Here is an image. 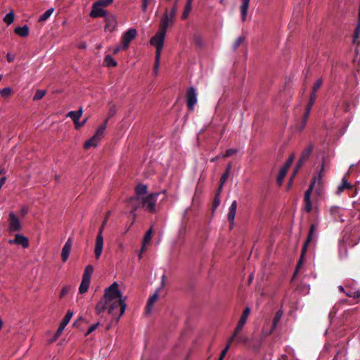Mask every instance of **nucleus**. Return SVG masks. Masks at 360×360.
Returning <instances> with one entry per match:
<instances>
[{"mask_svg": "<svg viewBox=\"0 0 360 360\" xmlns=\"http://www.w3.org/2000/svg\"><path fill=\"white\" fill-rule=\"evenodd\" d=\"M112 314L117 321L122 316L126 309L124 299L122 298L119 290L118 284L114 282L110 287L105 289L103 298L97 303L96 313L101 315L105 309Z\"/></svg>", "mask_w": 360, "mask_h": 360, "instance_id": "nucleus-1", "label": "nucleus"}, {"mask_svg": "<svg viewBox=\"0 0 360 360\" xmlns=\"http://www.w3.org/2000/svg\"><path fill=\"white\" fill-rule=\"evenodd\" d=\"M168 28V16L166 13L162 16L160 22V29L158 32L150 39V44L155 47V54H161L164 45V41Z\"/></svg>", "mask_w": 360, "mask_h": 360, "instance_id": "nucleus-2", "label": "nucleus"}, {"mask_svg": "<svg viewBox=\"0 0 360 360\" xmlns=\"http://www.w3.org/2000/svg\"><path fill=\"white\" fill-rule=\"evenodd\" d=\"M110 214V212H108L103 221V223L99 228L98 233L96 238L95 248H94V254L96 259H99L103 251V232L108 220V217Z\"/></svg>", "mask_w": 360, "mask_h": 360, "instance_id": "nucleus-3", "label": "nucleus"}, {"mask_svg": "<svg viewBox=\"0 0 360 360\" xmlns=\"http://www.w3.org/2000/svg\"><path fill=\"white\" fill-rule=\"evenodd\" d=\"M108 119L105 121L98 127L95 134L89 139L85 141L84 147L87 149L91 146H96L98 143L101 141L104 134V131L106 129Z\"/></svg>", "mask_w": 360, "mask_h": 360, "instance_id": "nucleus-4", "label": "nucleus"}, {"mask_svg": "<svg viewBox=\"0 0 360 360\" xmlns=\"http://www.w3.org/2000/svg\"><path fill=\"white\" fill-rule=\"evenodd\" d=\"M159 195L160 193H153L146 198H142L143 207L150 212H155L157 198Z\"/></svg>", "mask_w": 360, "mask_h": 360, "instance_id": "nucleus-5", "label": "nucleus"}, {"mask_svg": "<svg viewBox=\"0 0 360 360\" xmlns=\"http://www.w3.org/2000/svg\"><path fill=\"white\" fill-rule=\"evenodd\" d=\"M8 226L7 231L9 233L20 231L22 229V224L20 219L13 212H10L8 214Z\"/></svg>", "mask_w": 360, "mask_h": 360, "instance_id": "nucleus-6", "label": "nucleus"}, {"mask_svg": "<svg viewBox=\"0 0 360 360\" xmlns=\"http://www.w3.org/2000/svg\"><path fill=\"white\" fill-rule=\"evenodd\" d=\"M127 207L131 209L130 214L132 215L134 219L136 217L135 211L143 207L142 198L132 196L127 200Z\"/></svg>", "mask_w": 360, "mask_h": 360, "instance_id": "nucleus-7", "label": "nucleus"}, {"mask_svg": "<svg viewBox=\"0 0 360 360\" xmlns=\"http://www.w3.org/2000/svg\"><path fill=\"white\" fill-rule=\"evenodd\" d=\"M323 169H324V165H323V163H322L321 168L319 171L318 176H316L312 179L311 184L309 186V188L306 191V192L304 193V201L311 200V193L313 191V189L314 188V186H315L316 181H318L319 184H320L321 183V178H322L321 174H322Z\"/></svg>", "mask_w": 360, "mask_h": 360, "instance_id": "nucleus-8", "label": "nucleus"}, {"mask_svg": "<svg viewBox=\"0 0 360 360\" xmlns=\"http://www.w3.org/2000/svg\"><path fill=\"white\" fill-rule=\"evenodd\" d=\"M136 35L137 31L134 28H130L126 32H124L122 37V49H127L131 41L136 37Z\"/></svg>", "mask_w": 360, "mask_h": 360, "instance_id": "nucleus-9", "label": "nucleus"}, {"mask_svg": "<svg viewBox=\"0 0 360 360\" xmlns=\"http://www.w3.org/2000/svg\"><path fill=\"white\" fill-rule=\"evenodd\" d=\"M186 103L189 110H193L194 105L197 103V94L194 87L191 86L186 92Z\"/></svg>", "mask_w": 360, "mask_h": 360, "instance_id": "nucleus-10", "label": "nucleus"}, {"mask_svg": "<svg viewBox=\"0 0 360 360\" xmlns=\"http://www.w3.org/2000/svg\"><path fill=\"white\" fill-rule=\"evenodd\" d=\"M294 160L293 155L289 157L285 165L281 168L278 175L277 176V183L281 185L283 183V179L285 178L286 173L292 164Z\"/></svg>", "mask_w": 360, "mask_h": 360, "instance_id": "nucleus-11", "label": "nucleus"}, {"mask_svg": "<svg viewBox=\"0 0 360 360\" xmlns=\"http://www.w3.org/2000/svg\"><path fill=\"white\" fill-rule=\"evenodd\" d=\"M105 21V30L110 32H113L117 25V19L114 14L108 13L104 17Z\"/></svg>", "mask_w": 360, "mask_h": 360, "instance_id": "nucleus-12", "label": "nucleus"}, {"mask_svg": "<svg viewBox=\"0 0 360 360\" xmlns=\"http://www.w3.org/2000/svg\"><path fill=\"white\" fill-rule=\"evenodd\" d=\"M108 11L103 9V7L98 5L96 2L92 4L91 11L89 15L93 18L105 17L108 13Z\"/></svg>", "mask_w": 360, "mask_h": 360, "instance_id": "nucleus-13", "label": "nucleus"}, {"mask_svg": "<svg viewBox=\"0 0 360 360\" xmlns=\"http://www.w3.org/2000/svg\"><path fill=\"white\" fill-rule=\"evenodd\" d=\"M8 243L11 245L16 244L22 245V248H26L29 246V239L22 234L17 233L15 234L14 239H10L8 240Z\"/></svg>", "mask_w": 360, "mask_h": 360, "instance_id": "nucleus-14", "label": "nucleus"}, {"mask_svg": "<svg viewBox=\"0 0 360 360\" xmlns=\"http://www.w3.org/2000/svg\"><path fill=\"white\" fill-rule=\"evenodd\" d=\"M177 5H178V3L174 2L173 6L169 12V10L167 8H165V13L162 16H165L166 13L167 14L168 26L169 25H173L174 22V19H175V16H176L177 8H178Z\"/></svg>", "mask_w": 360, "mask_h": 360, "instance_id": "nucleus-15", "label": "nucleus"}, {"mask_svg": "<svg viewBox=\"0 0 360 360\" xmlns=\"http://www.w3.org/2000/svg\"><path fill=\"white\" fill-rule=\"evenodd\" d=\"M72 245V238H69L62 249L61 257L63 262H65L69 257Z\"/></svg>", "mask_w": 360, "mask_h": 360, "instance_id": "nucleus-16", "label": "nucleus"}, {"mask_svg": "<svg viewBox=\"0 0 360 360\" xmlns=\"http://www.w3.org/2000/svg\"><path fill=\"white\" fill-rule=\"evenodd\" d=\"M237 201L233 200L229 209V213H228V221H229L230 224H233L234 221L235 215L236 213L237 210Z\"/></svg>", "mask_w": 360, "mask_h": 360, "instance_id": "nucleus-17", "label": "nucleus"}, {"mask_svg": "<svg viewBox=\"0 0 360 360\" xmlns=\"http://www.w3.org/2000/svg\"><path fill=\"white\" fill-rule=\"evenodd\" d=\"M82 112H83L82 108H79V109L77 111H70L68 113L67 117H70L75 125L76 124H77V122L79 120V118L82 117Z\"/></svg>", "mask_w": 360, "mask_h": 360, "instance_id": "nucleus-18", "label": "nucleus"}, {"mask_svg": "<svg viewBox=\"0 0 360 360\" xmlns=\"http://www.w3.org/2000/svg\"><path fill=\"white\" fill-rule=\"evenodd\" d=\"M30 29L27 25L22 27H17L15 29V33L20 37H26L29 35Z\"/></svg>", "mask_w": 360, "mask_h": 360, "instance_id": "nucleus-19", "label": "nucleus"}, {"mask_svg": "<svg viewBox=\"0 0 360 360\" xmlns=\"http://www.w3.org/2000/svg\"><path fill=\"white\" fill-rule=\"evenodd\" d=\"M148 187L144 184H138L135 188L136 195L134 196L142 198L141 196L147 193Z\"/></svg>", "mask_w": 360, "mask_h": 360, "instance_id": "nucleus-20", "label": "nucleus"}, {"mask_svg": "<svg viewBox=\"0 0 360 360\" xmlns=\"http://www.w3.org/2000/svg\"><path fill=\"white\" fill-rule=\"evenodd\" d=\"M314 148V145L312 143H309L302 152L300 158H302V160H307L312 153Z\"/></svg>", "mask_w": 360, "mask_h": 360, "instance_id": "nucleus-21", "label": "nucleus"}, {"mask_svg": "<svg viewBox=\"0 0 360 360\" xmlns=\"http://www.w3.org/2000/svg\"><path fill=\"white\" fill-rule=\"evenodd\" d=\"M346 288H347L346 286ZM347 296L349 297H352L354 299L358 300L360 301V290H356L354 288H347V291L345 292Z\"/></svg>", "mask_w": 360, "mask_h": 360, "instance_id": "nucleus-22", "label": "nucleus"}, {"mask_svg": "<svg viewBox=\"0 0 360 360\" xmlns=\"http://www.w3.org/2000/svg\"><path fill=\"white\" fill-rule=\"evenodd\" d=\"M158 298V295L157 292H155L153 295H151L147 302L146 307V313H150L151 308L153 305V304L157 301Z\"/></svg>", "mask_w": 360, "mask_h": 360, "instance_id": "nucleus-23", "label": "nucleus"}, {"mask_svg": "<svg viewBox=\"0 0 360 360\" xmlns=\"http://www.w3.org/2000/svg\"><path fill=\"white\" fill-rule=\"evenodd\" d=\"M282 316H283V311L281 309H279L278 311H276V313L273 319L271 333L276 328Z\"/></svg>", "mask_w": 360, "mask_h": 360, "instance_id": "nucleus-24", "label": "nucleus"}, {"mask_svg": "<svg viewBox=\"0 0 360 360\" xmlns=\"http://www.w3.org/2000/svg\"><path fill=\"white\" fill-rule=\"evenodd\" d=\"M90 280H86V279H84V278H82V282H81V284L79 285V293L81 294H84L86 292H87L88 289H89V285H90Z\"/></svg>", "mask_w": 360, "mask_h": 360, "instance_id": "nucleus-25", "label": "nucleus"}, {"mask_svg": "<svg viewBox=\"0 0 360 360\" xmlns=\"http://www.w3.org/2000/svg\"><path fill=\"white\" fill-rule=\"evenodd\" d=\"M244 326L245 325L238 322V324L234 330L233 335L231 336L228 341L229 342V344H231L237 338L240 332L243 330Z\"/></svg>", "mask_w": 360, "mask_h": 360, "instance_id": "nucleus-26", "label": "nucleus"}, {"mask_svg": "<svg viewBox=\"0 0 360 360\" xmlns=\"http://www.w3.org/2000/svg\"><path fill=\"white\" fill-rule=\"evenodd\" d=\"M94 272V266L91 264H89L86 266L84 274L82 275V278L88 279L91 281V275Z\"/></svg>", "mask_w": 360, "mask_h": 360, "instance_id": "nucleus-27", "label": "nucleus"}, {"mask_svg": "<svg viewBox=\"0 0 360 360\" xmlns=\"http://www.w3.org/2000/svg\"><path fill=\"white\" fill-rule=\"evenodd\" d=\"M249 4L250 3L242 2V4L240 6L241 18L243 22L245 21L247 18Z\"/></svg>", "mask_w": 360, "mask_h": 360, "instance_id": "nucleus-28", "label": "nucleus"}, {"mask_svg": "<svg viewBox=\"0 0 360 360\" xmlns=\"http://www.w3.org/2000/svg\"><path fill=\"white\" fill-rule=\"evenodd\" d=\"M250 311H251V309L250 307H245L243 311V314H242L239 321H238V323L245 325V323L247 322L248 317L249 316V315L250 314Z\"/></svg>", "mask_w": 360, "mask_h": 360, "instance_id": "nucleus-29", "label": "nucleus"}, {"mask_svg": "<svg viewBox=\"0 0 360 360\" xmlns=\"http://www.w3.org/2000/svg\"><path fill=\"white\" fill-rule=\"evenodd\" d=\"M352 185L347 182V179L345 177H344L342 180V184L341 185H340L338 187V191H337V193H342L345 189L347 188V189H351L352 188Z\"/></svg>", "mask_w": 360, "mask_h": 360, "instance_id": "nucleus-30", "label": "nucleus"}, {"mask_svg": "<svg viewBox=\"0 0 360 360\" xmlns=\"http://www.w3.org/2000/svg\"><path fill=\"white\" fill-rule=\"evenodd\" d=\"M54 11V8H51L49 9H48L47 11H46L39 18V20L38 21L39 22H44L46 21L51 15V14L53 13Z\"/></svg>", "mask_w": 360, "mask_h": 360, "instance_id": "nucleus-31", "label": "nucleus"}, {"mask_svg": "<svg viewBox=\"0 0 360 360\" xmlns=\"http://www.w3.org/2000/svg\"><path fill=\"white\" fill-rule=\"evenodd\" d=\"M104 63L107 67H115L117 65V62L110 55L105 57Z\"/></svg>", "mask_w": 360, "mask_h": 360, "instance_id": "nucleus-32", "label": "nucleus"}, {"mask_svg": "<svg viewBox=\"0 0 360 360\" xmlns=\"http://www.w3.org/2000/svg\"><path fill=\"white\" fill-rule=\"evenodd\" d=\"M15 19V15L13 11H10L7 13L4 18V22H6L8 25H11Z\"/></svg>", "mask_w": 360, "mask_h": 360, "instance_id": "nucleus-33", "label": "nucleus"}, {"mask_svg": "<svg viewBox=\"0 0 360 360\" xmlns=\"http://www.w3.org/2000/svg\"><path fill=\"white\" fill-rule=\"evenodd\" d=\"M73 312L70 310H68L60 323L66 326L70 321Z\"/></svg>", "mask_w": 360, "mask_h": 360, "instance_id": "nucleus-34", "label": "nucleus"}, {"mask_svg": "<svg viewBox=\"0 0 360 360\" xmlns=\"http://www.w3.org/2000/svg\"><path fill=\"white\" fill-rule=\"evenodd\" d=\"M160 56L161 54L156 55L155 54V63L153 67V72L155 75H158V69L160 66Z\"/></svg>", "mask_w": 360, "mask_h": 360, "instance_id": "nucleus-35", "label": "nucleus"}, {"mask_svg": "<svg viewBox=\"0 0 360 360\" xmlns=\"http://www.w3.org/2000/svg\"><path fill=\"white\" fill-rule=\"evenodd\" d=\"M311 108H312V106H309V105H307V106H306L305 112L303 116V124L302 126V129L304 127L305 123L307 122V120L309 118Z\"/></svg>", "mask_w": 360, "mask_h": 360, "instance_id": "nucleus-36", "label": "nucleus"}, {"mask_svg": "<svg viewBox=\"0 0 360 360\" xmlns=\"http://www.w3.org/2000/svg\"><path fill=\"white\" fill-rule=\"evenodd\" d=\"M245 37L240 36L238 37L236 41L233 44V49L235 51L236 50L240 44L244 41Z\"/></svg>", "mask_w": 360, "mask_h": 360, "instance_id": "nucleus-37", "label": "nucleus"}, {"mask_svg": "<svg viewBox=\"0 0 360 360\" xmlns=\"http://www.w3.org/2000/svg\"><path fill=\"white\" fill-rule=\"evenodd\" d=\"M305 253L306 252H303V250H302L300 259L296 266L295 274L299 271L303 264Z\"/></svg>", "mask_w": 360, "mask_h": 360, "instance_id": "nucleus-38", "label": "nucleus"}, {"mask_svg": "<svg viewBox=\"0 0 360 360\" xmlns=\"http://www.w3.org/2000/svg\"><path fill=\"white\" fill-rule=\"evenodd\" d=\"M340 207L337 206H333L330 208V213L333 217L336 219L339 216Z\"/></svg>", "mask_w": 360, "mask_h": 360, "instance_id": "nucleus-39", "label": "nucleus"}, {"mask_svg": "<svg viewBox=\"0 0 360 360\" xmlns=\"http://www.w3.org/2000/svg\"><path fill=\"white\" fill-rule=\"evenodd\" d=\"M46 91L44 90L39 89L36 91L33 100L38 101L41 99L45 96Z\"/></svg>", "mask_w": 360, "mask_h": 360, "instance_id": "nucleus-40", "label": "nucleus"}, {"mask_svg": "<svg viewBox=\"0 0 360 360\" xmlns=\"http://www.w3.org/2000/svg\"><path fill=\"white\" fill-rule=\"evenodd\" d=\"M65 328V326L63 325L60 323L58 328L57 329V330H56V333H55V335L53 336V340H57L60 336V335L62 334V333L64 330Z\"/></svg>", "mask_w": 360, "mask_h": 360, "instance_id": "nucleus-41", "label": "nucleus"}, {"mask_svg": "<svg viewBox=\"0 0 360 360\" xmlns=\"http://www.w3.org/2000/svg\"><path fill=\"white\" fill-rule=\"evenodd\" d=\"M312 238H313V235H310V233H308L307 238V239L303 245V247L302 248V250H303V252H307L308 245L312 241Z\"/></svg>", "mask_w": 360, "mask_h": 360, "instance_id": "nucleus-42", "label": "nucleus"}, {"mask_svg": "<svg viewBox=\"0 0 360 360\" xmlns=\"http://www.w3.org/2000/svg\"><path fill=\"white\" fill-rule=\"evenodd\" d=\"M191 10V5H189V4H186L181 16V18L183 20H186L188 18V13H190Z\"/></svg>", "mask_w": 360, "mask_h": 360, "instance_id": "nucleus-43", "label": "nucleus"}, {"mask_svg": "<svg viewBox=\"0 0 360 360\" xmlns=\"http://www.w3.org/2000/svg\"><path fill=\"white\" fill-rule=\"evenodd\" d=\"M316 97H317L316 91H313V90H311V92L310 94L309 100L307 105H309V106H313V105L314 104L315 101L316 99Z\"/></svg>", "mask_w": 360, "mask_h": 360, "instance_id": "nucleus-44", "label": "nucleus"}, {"mask_svg": "<svg viewBox=\"0 0 360 360\" xmlns=\"http://www.w3.org/2000/svg\"><path fill=\"white\" fill-rule=\"evenodd\" d=\"M113 2V0H98L96 3L101 7H107Z\"/></svg>", "mask_w": 360, "mask_h": 360, "instance_id": "nucleus-45", "label": "nucleus"}, {"mask_svg": "<svg viewBox=\"0 0 360 360\" xmlns=\"http://www.w3.org/2000/svg\"><path fill=\"white\" fill-rule=\"evenodd\" d=\"M152 233H153L152 229H150L149 230L147 231V232L143 238V243L144 244L149 243V241L151 240Z\"/></svg>", "mask_w": 360, "mask_h": 360, "instance_id": "nucleus-46", "label": "nucleus"}, {"mask_svg": "<svg viewBox=\"0 0 360 360\" xmlns=\"http://www.w3.org/2000/svg\"><path fill=\"white\" fill-rule=\"evenodd\" d=\"M193 41L195 44L198 47H201L203 44V40L199 35H195L193 37Z\"/></svg>", "mask_w": 360, "mask_h": 360, "instance_id": "nucleus-47", "label": "nucleus"}, {"mask_svg": "<svg viewBox=\"0 0 360 360\" xmlns=\"http://www.w3.org/2000/svg\"><path fill=\"white\" fill-rule=\"evenodd\" d=\"M359 32H360V23H358L356 25V27L355 29L354 35H353V44H355L357 39L359 38Z\"/></svg>", "mask_w": 360, "mask_h": 360, "instance_id": "nucleus-48", "label": "nucleus"}, {"mask_svg": "<svg viewBox=\"0 0 360 360\" xmlns=\"http://www.w3.org/2000/svg\"><path fill=\"white\" fill-rule=\"evenodd\" d=\"M322 84H323L322 79L320 78V79H317L312 87L313 91L317 92V91L321 88Z\"/></svg>", "mask_w": 360, "mask_h": 360, "instance_id": "nucleus-49", "label": "nucleus"}, {"mask_svg": "<svg viewBox=\"0 0 360 360\" xmlns=\"http://www.w3.org/2000/svg\"><path fill=\"white\" fill-rule=\"evenodd\" d=\"M229 176V173L228 172H224L220 178L221 187H223L224 184L226 181L228 177Z\"/></svg>", "mask_w": 360, "mask_h": 360, "instance_id": "nucleus-50", "label": "nucleus"}, {"mask_svg": "<svg viewBox=\"0 0 360 360\" xmlns=\"http://www.w3.org/2000/svg\"><path fill=\"white\" fill-rule=\"evenodd\" d=\"M219 204H220L219 196L215 195L214 198L213 200V202H212V209H213V210H216L218 207V206L219 205Z\"/></svg>", "mask_w": 360, "mask_h": 360, "instance_id": "nucleus-51", "label": "nucleus"}, {"mask_svg": "<svg viewBox=\"0 0 360 360\" xmlns=\"http://www.w3.org/2000/svg\"><path fill=\"white\" fill-rule=\"evenodd\" d=\"M99 324H100V323H99V322H97V323H94V324L91 325V326L89 328V329H88V330L86 331V333H85V335H86V336H87V335H89L90 333H91L93 331H94V330L97 328V327L99 326Z\"/></svg>", "mask_w": 360, "mask_h": 360, "instance_id": "nucleus-52", "label": "nucleus"}, {"mask_svg": "<svg viewBox=\"0 0 360 360\" xmlns=\"http://www.w3.org/2000/svg\"><path fill=\"white\" fill-rule=\"evenodd\" d=\"M236 153H237V150H236V149H233V148L228 149L224 154L223 157L228 158V157H230V156L236 154Z\"/></svg>", "mask_w": 360, "mask_h": 360, "instance_id": "nucleus-53", "label": "nucleus"}, {"mask_svg": "<svg viewBox=\"0 0 360 360\" xmlns=\"http://www.w3.org/2000/svg\"><path fill=\"white\" fill-rule=\"evenodd\" d=\"M230 345L229 344V342H228V344L226 345V347L221 351V354H220V356H219V360H223L227 351L229 350V347H230Z\"/></svg>", "mask_w": 360, "mask_h": 360, "instance_id": "nucleus-54", "label": "nucleus"}, {"mask_svg": "<svg viewBox=\"0 0 360 360\" xmlns=\"http://www.w3.org/2000/svg\"><path fill=\"white\" fill-rule=\"evenodd\" d=\"M11 92V89L8 87L4 88L0 90V94L2 96H8Z\"/></svg>", "mask_w": 360, "mask_h": 360, "instance_id": "nucleus-55", "label": "nucleus"}, {"mask_svg": "<svg viewBox=\"0 0 360 360\" xmlns=\"http://www.w3.org/2000/svg\"><path fill=\"white\" fill-rule=\"evenodd\" d=\"M304 204H305V205H304V210L307 213L311 212V210H312L311 200L304 201Z\"/></svg>", "mask_w": 360, "mask_h": 360, "instance_id": "nucleus-56", "label": "nucleus"}, {"mask_svg": "<svg viewBox=\"0 0 360 360\" xmlns=\"http://www.w3.org/2000/svg\"><path fill=\"white\" fill-rule=\"evenodd\" d=\"M305 160H302V158H300L298 162L296 164L295 173L297 172V170H299L303 165V164L305 162Z\"/></svg>", "mask_w": 360, "mask_h": 360, "instance_id": "nucleus-57", "label": "nucleus"}, {"mask_svg": "<svg viewBox=\"0 0 360 360\" xmlns=\"http://www.w3.org/2000/svg\"><path fill=\"white\" fill-rule=\"evenodd\" d=\"M238 343L247 344L248 342V338L245 336H239L236 340Z\"/></svg>", "mask_w": 360, "mask_h": 360, "instance_id": "nucleus-58", "label": "nucleus"}, {"mask_svg": "<svg viewBox=\"0 0 360 360\" xmlns=\"http://www.w3.org/2000/svg\"><path fill=\"white\" fill-rule=\"evenodd\" d=\"M87 120H88V118H85L83 121H81V122L79 121H78L77 124H76L75 125V128L77 129H78L80 127H82V126H84L86 124V122H87Z\"/></svg>", "mask_w": 360, "mask_h": 360, "instance_id": "nucleus-59", "label": "nucleus"}, {"mask_svg": "<svg viewBox=\"0 0 360 360\" xmlns=\"http://www.w3.org/2000/svg\"><path fill=\"white\" fill-rule=\"evenodd\" d=\"M116 112V109H115V106H112L110 109V112H109V116L106 118V119H110L111 117H112Z\"/></svg>", "mask_w": 360, "mask_h": 360, "instance_id": "nucleus-60", "label": "nucleus"}, {"mask_svg": "<svg viewBox=\"0 0 360 360\" xmlns=\"http://www.w3.org/2000/svg\"><path fill=\"white\" fill-rule=\"evenodd\" d=\"M6 58H7V60L9 62V63H11L15 59V57L13 55H11V53H7L6 55Z\"/></svg>", "mask_w": 360, "mask_h": 360, "instance_id": "nucleus-61", "label": "nucleus"}, {"mask_svg": "<svg viewBox=\"0 0 360 360\" xmlns=\"http://www.w3.org/2000/svg\"><path fill=\"white\" fill-rule=\"evenodd\" d=\"M315 229H316V226L315 224H312L310 225V227H309V233H310V235H314V233L315 231Z\"/></svg>", "mask_w": 360, "mask_h": 360, "instance_id": "nucleus-62", "label": "nucleus"}, {"mask_svg": "<svg viewBox=\"0 0 360 360\" xmlns=\"http://www.w3.org/2000/svg\"><path fill=\"white\" fill-rule=\"evenodd\" d=\"M27 212H28V209L27 207H22L20 210V214H21L22 217H25L27 214Z\"/></svg>", "mask_w": 360, "mask_h": 360, "instance_id": "nucleus-63", "label": "nucleus"}, {"mask_svg": "<svg viewBox=\"0 0 360 360\" xmlns=\"http://www.w3.org/2000/svg\"><path fill=\"white\" fill-rule=\"evenodd\" d=\"M77 47L79 49H85L86 48V44L85 42H81L78 44Z\"/></svg>", "mask_w": 360, "mask_h": 360, "instance_id": "nucleus-64", "label": "nucleus"}]
</instances>
